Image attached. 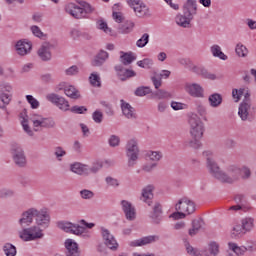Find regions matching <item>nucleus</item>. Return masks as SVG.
Listing matches in <instances>:
<instances>
[{
	"mask_svg": "<svg viewBox=\"0 0 256 256\" xmlns=\"http://www.w3.org/2000/svg\"><path fill=\"white\" fill-rule=\"evenodd\" d=\"M70 171L76 175H87V165L76 162L71 164Z\"/></svg>",
	"mask_w": 256,
	"mask_h": 256,
	"instance_id": "obj_34",
	"label": "nucleus"
},
{
	"mask_svg": "<svg viewBox=\"0 0 256 256\" xmlns=\"http://www.w3.org/2000/svg\"><path fill=\"white\" fill-rule=\"evenodd\" d=\"M202 155L206 159V167L210 175H212L214 179H217V181H220L223 170H221V167H219V164H217L215 158H213V152L211 150H206Z\"/></svg>",
	"mask_w": 256,
	"mask_h": 256,
	"instance_id": "obj_1",
	"label": "nucleus"
},
{
	"mask_svg": "<svg viewBox=\"0 0 256 256\" xmlns=\"http://www.w3.org/2000/svg\"><path fill=\"white\" fill-rule=\"evenodd\" d=\"M121 206L127 221H135L137 217L135 206H133V204L127 200H122Z\"/></svg>",
	"mask_w": 256,
	"mask_h": 256,
	"instance_id": "obj_15",
	"label": "nucleus"
},
{
	"mask_svg": "<svg viewBox=\"0 0 256 256\" xmlns=\"http://www.w3.org/2000/svg\"><path fill=\"white\" fill-rule=\"evenodd\" d=\"M149 93H151V88L145 86L138 87L135 90V95L137 97H145V95H149Z\"/></svg>",
	"mask_w": 256,
	"mask_h": 256,
	"instance_id": "obj_53",
	"label": "nucleus"
},
{
	"mask_svg": "<svg viewBox=\"0 0 256 256\" xmlns=\"http://www.w3.org/2000/svg\"><path fill=\"white\" fill-rule=\"evenodd\" d=\"M229 248L232 249L234 253H236L235 256L245 255V253H247V247L238 246L236 243H229Z\"/></svg>",
	"mask_w": 256,
	"mask_h": 256,
	"instance_id": "obj_42",
	"label": "nucleus"
},
{
	"mask_svg": "<svg viewBox=\"0 0 256 256\" xmlns=\"http://www.w3.org/2000/svg\"><path fill=\"white\" fill-rule=\"evenodd\" d=\"M101 233L104 245H106L108 249H111V251H117V249H119V243H117L115 236H113L107 228H101Z\"/></svg>",
	"mask_w": 256,
	"mask_h": 256,
	"instance_id": "obj_10",
	"label": "nucleus"
},
{
	"mask_svg": "<svg viewBox=\"0 0 256 256\" xmlns=\"http://www.w3.org/2000/svg\"><path fill=\"white\" fill-rule=\"evenodd\" d=\"M135 27V23L132 21H126L119 25L118 27V33H121L122 35H127L133 31Z\"/></svg>",
	"mask_w": 256,
	"mask_h": 256,
	"instance_id": "obj_35",
	"label": "nucleus"
},
{
	"mask_svg": "<svg viewBox=\"0 0 256 256\" xmlns=\"http://www.w3.org/2000/svg\"><path fill=\"white\" fill-rule=\"evenodd\" d=\"M46 99H48L50 103H53V105H56V107H59L61 111H69V101H67L63 96L51 93L46 96Z\"/></svg>",
	"mask_w": 256,
	"mask_h": 256,
	"instance_id": "obj_11",
	"label": "nucleus"
},
{
	"mask_svg": "<svg viewBox=\"0 0 256 256\" xmlns=\"http://www.w3.org/2000/svg\"><path fill=\"white\" fill-rule=\"evenodd\" d=\"M109 59V53L105 50H100L92 60L93 67H101L105 64V61Z\"/></svg>",
	"mask_w": 256,
	"mask_h": 256,
	"instance_id": "obj_28",
	"label": "nucleus"
},
{
	"mask_svg": "<svg viewBox=\"0 0 256 256\" xmlns=\"http://www.w3.org/2000/svg\"><path fill=\"white\" fill-rule=\"evenodd\" d=\"M54 155L58 159V161H62V157L67 155V152L63 149V147L58 146L54 149Z\"/></svg>",
	"mask_w": 256,
	"mask_h": 256,
	"instance_id": "obj_56",
	"label": "nucleus"
},
{
	"mask_svg": "<svg viewBox=\"0 0 256 256\" xmlns=\"http://www.w3.org/2000/svg\"><path fill=\"white\" fill-rule=\"evenodd\" d=\"M201 139L202 138L192 137L191 140L186 141V145L192 149H201Z\"/></svg>",
	"mask_w": 256,
	"mask_h": 256,
	"instance_id": "obj_45",
	"label": "nucleus"
},
{
	"mask_svg": "<svg viewBox=\"0 0 256 256\" xmlns=\"http://www.w3.org/2000/svg\"><path fill=\"white\" fill-rule=\"evenodd\" d=\"M194 73H196V75H199L200 77H202V79H208L209 81H215V79H217V75L211 73L205 67L196 66Z\"/></svg>",
	"mask_w": 256,
	"mask_h": 256,
	"instance_id": "obj_29",
	"label": "nucleus"
},
{
	"mask_svg": "<svg viewBox=\"0 0 256 256\" xmlns=\"http://www.w3.org/2000/svg\"><path fill=\"white\" fill-rule=\"evenodd\" d=\"M127 3L133 9L136 17H151L149 7L141 2V0H127Z\"/></svg>",
	"mask_w": 256,
	"mask_h": 256,
	"instance_id": "obj_8",
	"label": "nucleus"
},
{
	"mask_svg": "<svg viewBox=\"0 0 256 256\" xmlns=\"http://www.w3.org/2000/svg\"><path fill=\"white\" fill-rule=\"evenodd\" d=\"M21 120V125L25 131L30 137H33V130L29 127V119L27 118V109H24L20 115H19Z\"/></svg>",
	"mask_w": 256,
	"mask_h": 256,
	"instance_id": "obj_31",
	"label": "nucleus"
},
{
	"mask_svg": "<svg viewBox=\"0 0 256 256\" xmlns=\"http://www.w3.org/2000/svg\"><path fill=\"white\" fill-rule=\"evenodd\" d=\"M234 201H235L236 205H239L240 207L247 209V199L245 198V195L237 194L234 197Z\"/></svg>",
	"mask_w": 256,
	"mask_h": 256,
	"instance_id": "obj_50",
	"label": "nucleus"
},
{
	"mask_svg": "<svg viewBox=\"0 0 256 256\" xmlns=\"http://www.w3.org/2000/svg\"><path fill=\"white\" fill-rule=\"evenodd\" d=\"M3 251H4L6 256H15V255H17V248L15 247V245H13L11 243H6L3 246Z\"/></svg>",
	"mask_w": 256,
	"mask_h": 256,
	"instance_id": "obj_44",
	"label": "nucleus"
},
{
	"mask_svg": "<svg viewBox=\"0 0 256 256\" xmlns=\"http://www.w3.org/2000/svg\"><path fill=\"white\" fill-rule=\"evenodd\" d=\"M185 91L191 97H196L197 99L205 97L203 87H201L198 83H187L185 85Z\"/></svg>",
	"mask_w": 256,
	"mask_h": 256,
	"instance_id": "obj_14",
	"label": "nucleus"
},
{
	"mask_svg": "<svg viewBox=\"0 0 256 256\" xmlns=\"http://www.w3.org/2000/svg\"><path fill=\"white\" fill-rule=\"evenodd\" d=\"M235 51L238 57H247V54L249 53V50H247V47H245V45L241 43L236 45Z\"/></svg>",
	"mask_w": 256,
	"mask_h": 256,
	"instance_id": "obj_49",
	"label": "nucleus"
},
{
	"mask_svg": "<svg viewBox=\"0 0 256 256\" xmlns=\"http://www.w3.org/2000/svg\"><path fill=\"white\" fill-rule=\"evenodd\" d=\"M92 119L95 123H103V112L96 110L92 114Z\"/></svg>",
	"mask_w": 256,
	"mask_h": 256,
	"instance_id": "obj_62",
	"label": "nucleus"
},
{
	"mask_svg": "<svg viewBox=\"0 0 256 256\" xmlns=\"http://www.w3.org/2000/svg\"><path fill=\"white\" fill-rule=\"evenodd\" d=\"M206 256H217L219 255V245L217 242H211L208 246V252L205 253Z\"/></svg>",
	"mask_w": 256,
	"mask_h": 256,
	"instance_id": "obj_43",
	"label": "nucleus"
},
{
	"mask_svg": "<svg viewBox=\"0 0 256 256\" xmlns=\"http://www.w3.org/2000/svg\"><path fill=\"white\" fill-rule=\"evenodd\" d=\"M126 156L128 157V167H135L139 159V144L137 140L131 139L126 145Z\"/></svg>",
	"mask_w": 256,
	"mask_h": 256,
	"instance_id": "obj_4",
	"label": "nucleus"
},
{
	"mask_svg": "<svg viewBox=\"0 0 256 256\" xmlns=\"http://www.w3.org/2000/svg\"><path fill=\"white\" fill-rule=\"evenodd\" d=\"M65 11L66 13H69V15H72L74 19H83V17H85V10L77 6V4L75 3H70L66 5Z\"/></svg>",
	"mask_w": 256,
	"mask_h": 256,
	"instance_id": "obj_21",
	"label": "nucleus"
},
{
	"mask_svg": "<svg viewBox=\"0 0 256 256\" xmlns=\"http://www.w3.org/2000/svg\"><path fill=\"white\" fill-rule=\"evenodd\" d=\"M208 101L211 107L217 108L223 103V96L219 93H214L209 96Z\"/></svg>",
	"mask_w": 256,
	"mask_h": 256,
	"instance_id": "obj_36",
	"label": "nucleus"
},
{
	"mask_svg": "<svg viewBox=\"0 0 256 256\" xmlns=\"http://www.w3.org/2000/svg\"><path fill=\"white\" fill-rule=\"evenodd\" d=\"M105 182L107 184L108 187H119V180H117V178H113L111 176H107L105 178Z\"/></svg>",
	"mask_w": 256,
	"mask_h": 256,
	"instance_id": "obj_60",
	"label": "nucleus"
},
{
	"mask_svg": "<svg viewBox=\"0 0 256 256\" xmlns=\"http://www.w3.org/2000/svg\"><path fill=\"white\" fill-rule=\"evenodd\" d=\"M95 223H88L85 220H80L79 224L72 223V235H77L78 237L85 233V229H93Z\"/></svg>",
	"mask_w": 256,
	"mask_h": 256,
	"instance_id": "obj_16",
	"label": "nucleus"
},
{
	"mask_svg": "<svg viewBox=\"0 0 256 256\" xmlns=\"http://www.w3.org/2000/svg\"><path fill=\"white\" fill-rule=\"evenodd\" d=\"M154 97L157 99H169L171 97V93L165 91V90H157L154 92Z\"/></svg>",
	"mask_w": 256,
	"mask_h": 256,
	"instance_id": "obj_58",
	"label": "nucleus"
},
{
	"mask_svg": "<svg viewBox=\"0 0 256 256\" xmlns=\"http://www.w3.org/2000/svg\"><path fill=\"white\" fill-rule=\"evenodd\" d=\"M178 63H180V65H183L185 69H188L189 71H192V73H195V69L197 68V66H195V64H193V61H191L189 58H181L178 60Z\"/></svg>",
	"mask_w": 256,
	"mask_h": 256,
	"instance_id": "obj_40",
	"label": "nucleus"
},
{
	"mask_svg": "<svg viewBox=\"0 0 256 256\" xmlns=\"http://www.w3.org/2000/svg\"><path fill=\"white\" fill-rule=\"evenodd\" d=\"M58 228L62 231H65V233H71L73 235V223L71 222H58Z\"/></svg>",
	"mask_w": 256,
	"mask_h": 256,
	"instance_id": "obj_46",
	"label": "nucleus"
},
{
	"mask_svg": "<svg viewBox=\"0 0 256 256\" xmlns=\"http://www.w3.org/2000/svg\"><path fill=\"white\" fill-rule=\"evenodd\" d=\"M153 191H155V186L148 185L142 189L140 195V201H143V203H147L149 207H151V205L153 204Z\"/></svg>",
	"mask_w": 256,
	"mask_h": 256,
	"instance_id": "obj_19",
	"label": "nucleus"
},
{
	"mask_svg": "<svg viewBox=\"0 0 256 256\" xmlns=\"http://www.w3.org/2000/svg\"><path fill=\"white\" fill-rule=\"evenodd\" d=\"M26 100L31 105V109H39V102L33 95H26Z\"/></svg>",
	"mask_w": 256,
	"mask_h": 256,
	"instance_id": "obj_59",
	"label": "nucleus"
},
{
	"mask_svg": "<svg viewBox=\"0 0 256 256\" xmlns=\"http://www.w3.org/2000/svg\"><path fill=\"white\" fill-rule=\"evenodd\" d=\"M138 67H141L142 69H150L151 65H153V60L149 58H145L143 60H140L137 62Z\"/></svg>",
	"mask_w": 256,
	"mask_h": 256,
	"instance_id": "obj_55",
	"label": "nucleus"
},
{
	"mask_svg": "<svg viewBox=\"0 0 256 256\" xmlns=\"http://www.w3.org/2000/svg\"><path fill=\"white\" fill-rule=\"evenodd\" d=\"M15 195V192L8 188H0V198L1 199H7L9 197H13Z\"/></svg>",
	"mask_w": 256,
	"mask_h": 256,
	"instance_id": "obj_54",
	"label": "nucleus"
},
{
	"mask_svg": "<svg viewBox=\"0 0 256 256\" xmlns=\"http://www.w3.org/2000/svg\"><path fill=\"white\" fill-rule=\"evenodd\" d=\"M31 42H28L27 40H19L15 44V50L20 57H25V55H29L31 53L32 49Z\"/></svg>",
	"mask_w": 256,
	"mask_h": 256,
	"instance_id": "obj_18",
	"label": "nucleus"
},
{
	"mask_svg": "<svg viewBox=\"0 0 256 256\" xmlns=\"http://www.w3.org/2000/svg\"><path fill=\"white\" fill-rule=\"evenodd\" d=\"M183 13L189 19H193L197 15V0H187L183 5Z\"/></svg>",
	"mask_w": 256,
	"mask_h": 256,
	"instance_id": "obj_22",
	"label": "nucleus"
},
{
	"mask_svg": "<svg viewBox=\"0 0 256 256\" xmlns=\"http://www.w3.org/2000/svg\"><path fill=\"white\" fill-rule=\"evenodd\" d=\"M53 45L49 42H44L38 50V56L42 61H51V48Z\"/></svg>",
	"mask_w": 256,
	"mask_h": 256,
	"instance_id": "obj_24",
	"label": "nucleus"
},
{
	"mask_svg": "<svg viewBox=\"0 0 256 256\" xmlns=\"http://www.w3.org/2000/svg\"><path fill=\"white\" fill-rule=\"evenodd\" d=\"M108 143L110 147H119L121 143V138L117 135H111L110 138L108 139Z\"/></svg>",
	"mask_w": 256,
	"mask_h": 256,
	"instance_id": "obj_57",
	"label": "nucleus"
},
{
	"mask_svg": "<svg viewBox=\"0 0 256 256\" xmlns=\"http://www.w3.org/2000/svg\"><path fill=\"white\" fill-rule=\"evenodd\" d=\"M35 124L43 129H53V127H55V121L52 118H42L41 121L36 120Z\"/></svg>",
	"mask_w": 256,
	"mask_h": 256,
	"instance_id": "obj_37",
	"label": "nucleus"
},
{
	"mask_svg": "<svg viewBox=\"0 0 256 256\" xmlns=\"http://www.w3.org/2000/svg\"><path fill=\"white\" fill-rule=\"evenodd\" d=\"M34 218L36 221V224L39 225V227H49V223L51 222V216H49V212L47 210H37L36 214H34Z\"/></svg>",
	"mask_w": 256,
	"mask_h": 256,
	"instance_id": "obj_12",
	"label": "nucleus"
},
{
	"mask_svg": "<svg viewBox=\"0 0 256 256\" xmlns=\"http://www.w3.org/2000/svg\"><path fill=\"white\" fill-rule=\"evenodd\" d=\"M239 177H241V168L231 165L227 168V172L222 171L220 183H228V185H231L239 181Z\"/></svg>",
	"mask_w": 256,
	"mask_h": 256,
	"instance_id": "obj_5",
	"label": "nucleus"
},
{
	"mask_svg": "<svg viewBox=\"0 0 256 256\" xmlns=\"http://www.w3.org/2000/svg\"><path fill=\"white\" fill-rule=\"evenodd\" d=\"M154 225H159L163 219V206L159 202H155L149 215Z\"/></svg>",
	"mask_w": 256,
	"mask_h": 256,
	"instance_id": "obj_13",
	"label": "nucleus"
},
{
	"mask_svg": "<svg viewBox=\"0 0 256 256\" xmlns=\"http://www.w3.org/2000/svg\"><path fill=\"white\" fill-rule=\"evenodd\" d=\"M97 26H98V29H100L101 31H104V33H111V28H109V26L107 25V22L103 20H98Z\"/></svg>",
	"mask_w": 256,
	"mask_h": 256,
	"instance_id": "obj_61",
	"label": "nucleus"
},
{
	"mask_svg": "<svg viewBox=\"0 0 256 256\" xmlns=\"http://www.w3.org/2000/svg\"><path fill=\"white\" fill-rule=\"evenodd\" d=\"M203 225H205V222L203 221V219L199 218V219L193 220L192 228H190L188 231V234L190 235V237H195V235H197V233H199V231L203 229Z\"/></svg>",
	"mask_w": 256,
	"mask_h": 256,
	"instance_id": "obj_30",
	"label": "nucleus"
},
{
	"mask_svg": "<svg viewBox=\"0 0 256 256\" xmlns=\"http://www.w3.org/2000/svg\"><path fill=\"white\" fill-rule=\"evenodd\" d=\"M65 256H81L79 251V244L73 241V239H67L65 241Z\"/></svg>",
	"mask_w": 256,
	"mask_h": 256,
	"instance_id": "obj_23",
	"label": "nucleus"
},
{
	"mask_svg": "<svg viewBox=\"0 0 256 256\" xmlns=\"http://www.w3.org/2000/svg\"><path fill=\"white\" fill-rule=\"evenodd\" d=\"M103 168V164L101 162H97L93 164L91 167L86 166V175H91V173H98Z\"/></svg>",
	"mask_w": 256,
	"mask_h": 256,
	"instance_id": "obj_47",
	"label": "nucleus"
},
{
	"mask_svg": "<svg viewBox=\"0 0 256 256\" xmlns=\"http://www.w3.org/2000/svg\"><path fill=\"white\" fill-rule=\"evenodd\" d=\"M255 223V219L251 217H246L241 220V224H237L233 227L231 232L232 239H241L245 233L251 231L253 229Z\"/></svg>",
	"mask_w": 256,
	"mask_h": 256,
	"instance_id": "obj_2",
	"label": "nucleus"
},
{
	"mask_svg": "<svg viewBox=\"0 0 256 256\" xmlns=\"http://www.w3.org/2000/svg\"><path fill=\"white\" fill-rule=\"evenodd\" d=\"M191 21L193 19H189V16H186L185 13L183 15L179 14L176 16V23L179 27H183L184 29L191 28Z\"/></svg>",
	"mask_w": 256,
	"mask_h": 256,
	"instance_id": "obj_32",
	"label": "nucleus"
},
{
	"mask_svg": "<svg viewBox=\"0 0 256 256\" xmlns=\"http://www.w3.org/2000/svg\"><path fill=\"white\" fill-rule=\"evenodd\" d=\"M210 51L213 57H218V59H221L222 61H227V55L221 51V46L213 45L211 46Z\"/></svg>",
	"mask_w": 256,
	"mask_h": 256,
	"instance_id": "obj_38",
	"label": "nucleus"
},
{
	"mask_svg": "<svg viewBox=\"0 0 256 256\" xmlns=\"http://www.w3.org/2000/svg\"><path fill=\"white\" fill-rule=\"evenodd\" d=\"M159 241V236L157 235H150V236H145L140 239L131 241L129 243L130 247H145V245H151V243H155Z\"/></svg>",
	"mask_w": 256,
	"mask_h": 256,
	"instance_id": "obj_17",
	"label": "nucleus"
},
{
	"mask_svg": "<svg viewBox=\"0 0 256 256\" xmlns=\"http://www.w3.org/2000/svg\"><path fill=\"white\" fill-rule=\"evenodd\" d=\"M120 62L123 63L125 66L131 65L133 61L137 59V57L133 54V52H120Z\"/></svg>",
	"mask_w": 256,
	"mask_h": 256,
	"instance_id": "obj_33",
	"label": "nucleus"
},
{
	"mask_svg": "<svg viewBox=\"0 0 256 256\" xmlns=\"http://www.w3.org/2000/svg\"><path fill=\"white\" fill-rule=\"evenodd\" d=\"M147 157H149L150 161H161V159H163V153L159 151H149Z\"/></svg>",
	"mask_w": 256,
	"mask_h": 256,
	"instance_id": "obj_52",
	"label": "nucleus"
},
{
	"mask_svg": "<svg viewBox=\"0 0 256 256\" xmlns=\"http://www.w3.org/2000/svg\"><path fill=\"white\" fill-rule=\"evenodd\" d=\"M64 93L70 99H79L81 94H79V90H76L73 86H65Z\"/></svg>",
	"mask_w": 256,
	"mask_h": 256,
	"instance_id": "obj_39",
	"label": "nucleus"
},
{
	"mask_svg": "<svg viewBox=\"0 0 256 256\" xmlns=\"http://www.w3.org/2000/svg\"><path fill=\"white\" fill-rule=\"evenodd\" d=\"M149 43V34L144 33L140 39L136 42V47L143 49Z\"/></svg>",
	"mask_w": 256,
	"mask_h": 256,
	"instance_id": "obj_51",
	"label": "nucleus"
},
{
	"mask_svg": "<svg viewBox=\"0 0 256 256\" xmlns=\"http://www.w3.org/2000/svg\"><path fill=\"white\" fill-rule=\"evenodd\" d=\"M92 87H101V77L97 73H92L89 77Z\"/></svg>",
	"mask_w": 256,
	"mask_h": 256,
	"instance_id": "obj_48",
	"label": "nucleus"
},
{
	"mask_svg": "<svg viewBox=\"0 0 256 256\" xmlns=\"http://www.w3.org/2000/svg\"><path fill=\"white\" fill-rule=\"evenodd\" d=\"M43 230L37 226L24 228L19 232V237L22 241H36V239H43Z\"/></svg>",
	"mask_w": 256,
	"mask_h": 256,
	"instance_id": "obj_6",
	"label": "nucleus"
},
{
	"mask_svg": "<svg viewBox=\"0 0 256 256\" xmlns=\"http://www.w3.org/2000/svg\"><path fill=\"white\" fill-rule=\"evenodd\" d=\"M115 70L117 71L120 81H127V79H131V77H135L137 75L135 71L124 68L121 65L116 66Z\"/></svg>",
	"mask_w": 256,
	"mask_h": 256,
	"instance_id": "obj_25",
	"label": "nucleus"
},
{
	"mask_svg": "<svg viewBox=\"0 0 256 256\" xmlns=\"http://www.w3.org/2000/svg\"><path fill=\"white\" fill-rule=\"evenodd\" d=\"M11 99H13V96L11 94L0 91V101H2V103L4 104L0 107V109H7L6 105H9L11 103Z\"/></svg>",
	"mask_w": 256,
	"mask_h": 256,
	"instance_id": "obj_41",
	"label": "nucleus"
},
{
	"mask_svg": "<svg viewBox=\"0 0 256 256\" xmlns=\"http://www.w3.org/2000/svg\"><path fill=\"white\" fill-rule=\"evenodd\" d=\"M37 213V209L30 208L27 211L22 213V217L19 220V224L21 227H29L31 223H33V219L35 218V215Z\"/></svg>",
	"mask_w": 256,
	"mask_h": 256,
	"instance_id": "obj_20",
	"label": "nucleus"
},
{
	"mask_svg": "<svg viewBox=\"0 0 256 256\" xmlns=\"http://www.w3.org/2000/svg\"><path fill=\"white\" fill-rule=\"evenodd\" d=\"M151 81H152L155 89H159V87H161V85H163V80L161 79V77L158 74H156L155 76H152Z\"/></svg>",
	"mask_w": 256,
	"mask_h": 256,
	"instance_id": "obj_64",
	"label": "nucleus"
},
{
	"mask_svg": "<svg viewBox=\"0 0 256 256\" xmlns=\"http://www.w3.org/2000/svg\"><path fill=\"white\" fill-rule=\"evenodd\" d=\"M188 123L190 125L191 137L203 138V133H205V126L203 125L201 118H199L197 114L193 113L190 115Z\"/></svg>",
	"mask_w": 256,
	"mask_h": 256,
	"instance_id": "obj_3",
	"label": "nucleus"
},
{
	"mask_svg": "<svg viewBox=\"0 0 256 256\" xmlns=\"http://www.w3.org/2000/svg\"><path fill=\"white\" fill-rule=\"evenodd\" d=\"M120 103L122 113L126 117V119H137V114H135V108H133L131 104L125 102V100H120Z\"/></svg>",
	"mask_w": 256,
	"mask_h": 256,
	"instance_id": "obj_26",
	"label": "nucleus"
},
{
	"mask_svg": "<svg viewBox=\"0 0 256 256\" xmlns=\"http://www.w3.org/2000/svg\"><path fill=\"white\" fill-rule=\"evenodd\" d=\"M251 109V104L249 101H242L238 108V115L241 121H249V110Z\"/></svg>",
	"mask_w": 256,
	"mask_h": 256,
	"instance_id": "obj_27",
	"label": "nucleus"
},
{
	"mask_svg": "<svg viewBox=\"0 0 256 256\" xmlns=\"http://www.w3.org/2000/svg\"><path fill=\"white\" fill-rule=\"evenodd\" d=\"M11 155L16 167H27V156L25 155V150L20 145L12 146Z\"/></svg>",
	"mask_w": 256,
	"mask_h": 256,
	"instance_id": "obj_7",
	"label": "nucleus"
},
{
	"mask_svg": "<svg viewBox=\"0 0 256 256\" xmlns=\"http://www.w3.org/2000/svg\"><path fill=\"white\" fill-rule=\"evenodd\" d=\"M80 196L82 199H93V197H95V193L91 190L83 189L80 191Z\"/></svg>",
	"mask_w": 256,
	"mask_h": 256,
	"instance_id": "obj_63",
	"label": "nucleus"
},
{
	"mask_svg": "<svg viewBox=\"0 0 256 256\" xmlns=\"http://www.w3.org/2000/svg\"><path fill=\"white\" fill-rule=\"evenodd\" d=\"M176 211H183L186 215L195 213V202L187 197L181 198L175 205Z\"/></svg>",
	"mask_w": 256,
	"mask_h": 256,
	"instance_id": "obj_9",
	"label": "nucleus"
}]
</instances>
